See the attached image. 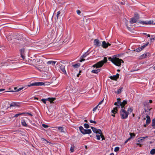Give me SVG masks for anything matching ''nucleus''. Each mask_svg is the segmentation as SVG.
<instances>
[{
	"label": "nucleus",
	"instance_id": "nucleus-1",
	"mask_svg": "<svg viewBox=\"0 0 155 155\" xmlns=\"http://www.w3.org/2000/svg\"><path fill=\"white\" fill-rule=\"evenodd\" d=\"M108 60L116 66L119 67H120L121 66L122 62L124 63V61L122 59L116 57L115 55H114L113 58L109 57L108 58Z\"/></svg>",
	"mask_w": 155,
	"mask_h": 155
},
{
	"label": "nucleus",
	"instance_id": "nucleus-2",
	"mask_svg": "<svg viewBox=\"0 0 155 155\" xmlns=\"http://www.w3.org/2000/svg\"><path fill=\"white\" fill-rule=\"evenodd\" d=\"M107 58L106 57L104 58V60L100 61L93 66L94 67H96L97 68L101 67L104 63L107 61Z\"/></svg>",
	"mask_w": 155,
	"mask_h": 155
},
{
	"label": "nucleus",
	"instance_id": "nucleus-3",
	"mask_svg": "<svg viewBox=\"0 0 155 155\" xmlns=\"http://www.w3.org/2000/svg\"><path fill=\"white\" fill-rule=\"evenodd\" d=\"M129 113L125 110L124 109H122L120 111V115L123 119H126L128 116Z\"/></svg>",
	"mask_w": 155,
	"mask_h": 155
},
{
	"label": "nucleus",
	"instance_id": "nucleus-4",
	"mask_svg": "<svg viewBox=\"0 0 155 155\" xmlns=\"http://www.w3.org/2000/svg\"><path fill=\"white\" fill-rule=\"evenodd\" d=\"M61 64V62L58 63H57V65L58 67L59 68L60 70L64 74H66L67 73L65 70V66L62 64Z\"/></svg>",
	"mask_w": 155,
	"mask_h": 155
},
{
	"label": "nucleus",
	"instance_id": "nucleus-5",
	"mask_svg": "<svg viewBox=\"0 0 155 155\" xmlns=\"http://www.w3.org/2000/svg\"><path fill=\"white\" fill-rule=\"evenodd\" d=\"M45 83L42 82H35L31 84L30 85H28V87H30L35 86H41L44 85Z\"/></svg>",
	"mask_w": 155,
	"mask_h": 155
},
{
	"label": "nucleus",
	"instance_id": "nucleus-6",
	"mask_svg": "<svg viewBox=\"0 0 155 155\" xmlns=\"http://www.w3.org/2000/svg\"><path fill=\"white\" fill-rule=\"evenodd\" d=\"M55 99V98H48L46 99H43L41 100V101H42L44 104L46 103V101H48L51 103H52L53 102V101H54Z\"/></svg>",
	"mask_w": 155,
	"mask_h": 155
},
{
	"label": "nucleus",
	"instance_id": "nucleus-7",
	"mask_svg": "<svg viewBox=\"0 0 155 155\" xmlns=\"http://www.w3.org/2000/svg\"><path fill=\"white\" fill-rule=\"evenodd\" d=\"M149 43L148 42L147 44L143 45V46H141L140 47H139L136 49L134 50V51H135L137 52L140 51H141L142 49H143L144 48H145L146 46L148 45Z\"/></svg>",
	"mask_w": 155,
	"mask_h": 155
},
{
	"label": "nucleus",
	"instance_id": "nucleus-8",
	"mask_svg": "<svg viewBox=\"0 0 155 155\" xmlns=\"http://www.w3.org/2000/svg\"><path fill=\"white\" fill-rule=\"evenodd\" d=\"M94 45L96 47H99L101 45V42L98 39H95L94 40Z\"/></svg>",
	"mask_w": 155,
	"mask_h": 155
},
{
	"label": "nucleus",
	"instance_id": "nucleus-9",
	"mask_svg": "<svg viewBox=\"0 0 155 155\" xmlns=\"http://www.w3.org/2000/svg\"><path fill=\"white\" fill-rule=\"evenodd\" d=\"M150 56V54L149 53H147L146 54H143L140 57V59H142L147 57H149Z\"/></svg>",
	"mask_w": 155,
	"mask_h": 155
},
{
	"label": "nucleus",
	"instance_id": "nucleus-10",
	"mask_svg": "<svg viewBox=\"0 0 155 155\" xmlns=\"http://www.w3.org/2000/svg\"><path fill=\"white\" fill-rule=\"evenodd\" d=\"M91 128L92 129L93 131L96 134H102V131L100 129H97L96 128L91 127Z\"/></svg>",
	"mask_w": 155,
	"mask_h": 155
},
{
	"label": "nucleus",
	"instance_id": "nucleus-11",
	"mask_svg": "<svg viewBox=\"0 0 155 155\" xmlns=\"http://www.w3.org/2000/svg\"><path fill=\"white\" fill-rule=\"evenodd\" d=\"M88 51L87 52L85 53L83 55L81 56L80 58V62H82L85 60V59L84 58H85L87 55L89 54V53H88Z\"/></svg>",
	"mask_w": 155,
	"mask_h": 155
},
{
	"label": "nucleus",
	"instance_id": "nucleus-12",
	"mask_svg": "<svg viewBox=\"0 0 155 155\" xmlns=\"http://www.w3.org/2000/svg\"><path fill=\"white\" fill-rule=\"evenodd\" d=\"M111 44L109 43H107L105 41H104L102 42V46L104 48H106L108 47V46H110Z\"/></svg>",
	"mask_w": 155,
	"mask_h": 155
},
{
	"label": "nucleus",
	"instance_id": "nucleus-13",
	"mask_svg": "<svg viewBox=\"0 0 155 155\" xmlns=\"http://www.w3.org/2000/svg\"><path fill=\"white\" fill-rule=\"evenodd\" d=\"M25 49L23 48H21L20 50V54L21 56L23 59H24L25 58Z\"/></svg>",
	"mask_w": 155,
	"mask_h": 155
},
{
	"label": "nucleus",
	"instance_id": "nucleus-14",
	"mask_svg": "<svg viewBox=\"0 0 155 155\" xmlns=\"http://www.w3.org/2000/svg\"><path fill=\"white\" fill-rule=\"evenodd\" d=\"M119 75L117 73L116 75H113V76H110V78L112 80L116 81L117 79L119 78Z\"/></svg>",
	"mask_w": 155,
	"mask_h": 155
},
{
	"label": "nucleus",
	"instance_id": "nucleus-15",
	"mask_svg": "<svg viewBox=\"0 0 155 155\" xmlns=\"http://www.w3.org/2000/svg\"><path fill=\"white\" fill-rule=\"evenodd\" d=\"M140 23H141L143 24L146 25H151L153 24V21H140Z\"/></svg>",
	"mask_w": 155,
	"mask_h": 155
},
{
	"label": "nucleus",
	"instance_id": "nucleus-16",
	"mask_svg": "<svg viewBox=\"0 0 155 155\" xmlns=\"http://www.w3.org/2000/svg\"><path fill=\"white\" fill-rule=\"evenodd\" d=\"M127 101L125 100L123 101L122 102H121V103H120V105L122 107V109H123V108H124V109L125 108L124 107V106L125 104H127Z\"/></svg>",
	"mask_w": 155,
	"mask_h": 155
},
{
	"label": "nucleus",
	"instance_id": "nucleus-17",
	"mask_svg": "<svg viewBox=\"0 0 155 155\" xmlns=\"http://www.w3.org/2000/svg\"><path fill=\"white\" fill-rule=\"evenodd\" d=\"M118 107H115L114 108L113 110H112L111 111V112L113 113L114 114H112V116L114 117H115L114 114L117 113V108Z\"/></svg>",
	"mask_w": 155,
	"mask_h": 155
},
{
	"label": "nucleus",
	"instance_id": "nucleus-18",
	"mask_svg": "<svg viewBox=\"0 0 155 155\" xmlns=\"http://www.w3.org/2000/svg\"><path fill=\"white\" fill-rule=\"evenodd\" d=\"M38 28H34L33 29V30L32 31V33L31 34L35 35H36L38 33Z\"/></svg>",
	"mask_w": 155,
	"mask_h": 155
},
{
	"label": "nucleus",
	"instance_id": "nucleus-19",
	"mask_svg": "<svg viewBox=\"0 0 155 155\" xmlns=\"http://www.w3.org/2000/svg\"><path fill=\"white\" fill-rule=\"evenodd\" d=\"M146 118H147L146 121V125H148L150 122V117L149 116L148 114H147Z\"/></svg>",
	"mask_w": 155,
	"mask_h": 155
},
{
	"label": "nucleus",
	"instance_id": "nucleus-20",
	"mask_svg": "<svg viewBox=\"0 0 155 155\" xmlns=\"http://www.w3.org/2000/svg\"><path fill=\"white\" fill-rule=\"evenodd\" d=\"M92 131L91 129L85 130H84L83 134H89L91 133Z\"/></svg>",
	"mask_w": 155,
	"mask_h": 155
},
{
	"label": "nucleus",
	"instance_id": "nucleus-21",
	"mask_svg": "<svg viewBox=\"0 0 155 155\" xmlns=\"http://www.w3.org/2000/svg\"><path fill=\"white\" fill-rule=\"evenodd\" d=\"M137 20H137V18H134V17H133V18H131L130 22V23L133 24L135 23Z\"/></svg>",
	"mask_w": 155,
	"mask_h": 155
},
{
	"label": "nucleus",
	"instance_id": "nucleus-22",
	"mask_svg": "<svg viewBox=\"0 0 155 155\" xmlns=\"http://www.w3.org/2000/svg\"><path fill=\"white\" fill-rule=\"evenodd\" d=\"M152 108H149V106H147V107H145L144 112H149L151 109Z\"/></svg>",
	"mask_w": 155,
	"mask_h": 155
},
{
	"label": "nucleus",
	"instance_id": "nucleus-23",
	"mask_svg": "<svg viewBox=\"0 0 155 155\" xmlns=\"http://www.w3.org/2000/svg\"><path fill=\"white\" fill-rule=\"evenodd\" d=\"M148 136H146L145 137H140L139 138V140H138V141L140 143L141 142L143 141L145 139L148 138Z\"/></svg>",
	"mask_w": 155,
	"mask_h": 155
},
{
	"label": "nucleus",
	"instance_id": "nucleus-24",
	"mask_svg": "<svg viewBox=\"0 0 155 155\" xmlns=\"http://www.w3.org/2000/svg\"><path fill=\"white\" fill-rule=\"evenodd\" d=\"M123 89V87H120L119 89H118L117 91H115V92L117 94H119L121 93Z\"/></svg>",
	"mask_w": 155,
	"mask_h": 155
},
{
	"label": "nucleus",
	"instance_id": "nucleus-25",
	"mask_svg": "<svg viewBox=\"0 0 155 155\" xmlns=\"http://www.w3.org/2000/svg\"><path fill=\"white\" fill-rule=\"evenodd\" d=\"M130 137L127 139L128 141H129L133 137H135V135L134 133H130Z\"/></svg>",
	"mask_w": 155,
	"mask_h": 155
},
{
	"label": "nucleus",
	"instance_id": "nucleus-26",
	"mask_svg": "<svg viewBox=\"0 0 155 155\" xmlns=\"http://www.w3.org/2000/svg\"><path fill=\"white\" fill-rule=\"evenodd\" d=\"M130 137L127 139L128 141H129L133 137H135V135L134 133H130Z\"/></svg>",
	"mask_w": 155,
	"mask_h": 155
},
{
	"label": "nucleus",
	"instance_id": "nucleus-27",
	"mask_svg": "<svg viewBox=\"0 0 155 155\" xmlns=\"http://www.w3.org/2000/svg\"><path fill=\"white\" fill-rule=\"evenodd\" d=\"M79 129L81 132L83 134L84 132V130H85V129H84L83 127L81 126L80 127H79Z\"/></svg>",
	"mask_w": 155,
	"mask_h": 155
},
{
	"label": "nucleus",
	"instance_id": "nucleus-28",
	"mask_svg": "<svg viewBox=\"0 0 155 155\" xmlns=\"http://www.w3.org/2000/svg\"><path fill=\"white\" fill-rule=\"evenodd\" d=\"M56 63V61H48L47 62V64H52V65H54L55 63Z\"/></svg>",
	"mask_w": 155,
	"mask_h": 155
},
{
	"label": "nucleus",
	"instance_id": "nucleus-29",
	"mask_svg": "<svg viewBox=\"0 0 155 155\" xmlns=\"http://www.w3.org/2000/svg\"><path fill=\"white\" fill-rule=\"evenodd\" d=\"M100 71V69H95L93 70L91 72L93 73H94L95 74H97Z\"/></svg>",
	"mask_w": 155,
	"mask_h": 155
},
{
	"label": "nucleus",
	"instance_id": "nucleus-30",
	"mask_svg": "<svg viewBox=\"0 0 155 155\" xmlns=\"http://www.w3.org/2000/svg\"><path fill=\"white\" fill-rule=\"evenodd\" d=\"M148 104L149 102L148 101H144L143 103V105L145 107H147V106H148Z\"/></svg>",
	"mask_w": 155,
	"mask_h": 155
},
{
	"label": "nucleus",
	"instance_id": "nucleus-31",
	"mask_svg": "<svg viewBox=\"0 0 155 155\" xmlns=\"http://www.w3.org/2000/svg\"><path fill=\"white\" fill-rule=\"evenodd\" d=\"M80 65V64L79 63L76 64L74 65H72V66L74 67L75 68H78Z\"/></svg>",
	"mask_w": 155,
	"mask_h": 155
},
{
	"label": "nucleus",
	"instance_id": "nucleus-32",
	"mask_svg": "<svg viewBox=\"0 0 155 155\" xmlns=\"http://www.w3.org/2000/svg\"><path fill=\"white\" fill-rule=\"evenodd\" d=\"M21 124L22 125L27 127V124H26L25 121L24 120H21Z\"/></svg>",
	"mask_w": 155,
	"mask_h": 155
},
{
	"label": "nucleus",
	"instance_id": "nucleus-33",
	"mask_svg": "<svg viewBox=\"0 0 155 155\" xmlns=\"http://www.w3.org/2000/svg\"><path fill=\"white\" fill-rule=\"evenodd\" d=\"M25 114V112H23V113H22L18 114H15L14 116V117H18V116H19V115H24Z\"/></svg>",
	"mask_w": 155,
	"mask_h": 155
},
{
	"label": "nucleus",
	"instance_id": "nucleus-34",
	"mask_svg": "<svg viewBox=\"0 0 155 155\" xmlns=\"http://www.w3.org/2000/svg\"><path fill=\"white\" fill-rule=\"evenodd\" d=\"M151 154L153 155L155 153V149H152L150 151Z\"/></svg>",
	"mask_w": 155,
	"mask_h": 155
},
{
	"label": "nucleus",
	"instance_id": "nucleus-35",
	"mask_svg": "<svg viewBox=\"0 0 155 155\" xmlns=\"http://www.w3.org/2000/svg\"><path fill=\"white\" fill-rule=\"evenodd\" d=\"M134 17V18H137V20H138L139 19V15L137 14H135Z\"/></svg>",
	"mask_w": 155,
	"mask_h": 155
},
{
	"label": "nucleus",
	"instance_id": "nucleus-36",
	"mask_svg": "<svg viewBox=\"0 0 155 155\" xmlns=\"http://www.w3.org/2000/svg\"><path fill=\"white\" fill-rule=\"evenodd\" d=\"M84 127L85 128L87 129L89 128L90 126L88 124H84Z\"/></svg>",
	"mask_w": 155,
	"mask_h": 155
},
{
	"label": "nucleus",
	"instance_id": "nucleus-37",
	"mask_svg": "<svg viewBox=\"0 0 155 155\" xmlns=\"http://www.w3.org/2000/svg\"><path fill=\"white\" fill-rule=\"evenodd\" d=\"M41 141H42L43 142H44L45 141H46L47 143H50L48 140H46V139H44V138H41Z\"/></svg>",
	"mask_w": 155,
	"mask_h": 155
},
{
	"label": "nucleus",
	"instance_id": "nucleus-38",
	"mask_svg": "<svg viewBox=\"0 0 155 155\" xmlns=\"http://www.w3.org/2000/svg\"><path fill=\"white\" fill-rule=\"evenodd\" d=\"M152 125L153 127L155 126V119H154L152 120Z\"/></svg>",
	"mask_w": 155,
	"mask_h": 155
},
{
	"label": "nucleus",
	"instance_id": "nucleus-39",
	"mask_svg": "<svg viewBox=\"0 0 155 155\" xmlns=\"http://www.w3.org/2000/svg\"><path fill=\"white\" fill-rule=\"evenodd\" d=\"M58 130L60 131V132H64L63 127H58Z\"/></svg>",
	"mask_w": 155,
	"mask_h": 155
},
{
	"label": "nucleus",
	"instance_id": "nucleus-40",
	"mask_svg": "<svg viewBox=\"0 0 155 155\" xmlns=\"http://www.w3.org/2000/svg\"><path fill=\"white\" fill-rule=\"evenodd\" d=\"M16 103L15 102L12 103L10 105V107H15L16 106Z\"/></svg>",
	"mask_w": 155,
	"mask_h": 155
},
{
	"label": "nucleus",
	"instance_id": "nucleus-41",
	"mask_svg": "<svg viewBox=\"0 0 155 155\" xmlns=\"http://www.w3.org/2000/svg\"><path fill=\"white\" fill-rule=\"evenodd\" d=\"M10 61L12 62L9 63V64H15L16 63H17V62H15L13 60H11V61Z\"/></svg>",
	"mask_w": 155,
	"mask_h": 155
},
{
	"label": "nucleus",
	"instance_id": "nucleus-42",
	"mask_svg": "<svg viewBox=\"0 0 155 155\" xmlns=\"http://www.w3.org/2000/svg\"><path fill=\"white\" fill-rule=\"evenodd\" d=\"M98 107L99 108H102L101 106H98L97 105L95 107H94L93 109V110L94 111H95L96 110V109Z\"/></svg>",
	"mask_w": 155,
	"mask_h": 155
},
{
	"label": "nucleus",
	"instance_id": "nucleus-43",
	"mask_svg": "<svg viewBox=\"0 0 155 155\" xmlns=\"http://www.w3.org/2000/svg\"><path fill=\"white\" fill-rule=\"evenodd\" d=\"M60 13H61V12L60 11L58 12L57 13V15H56L57 18V20L58 19V18L59 16V15L60 14Z\"/></svg>",
	"mask_w": 155,
	"mask_h": 155
},
{
	"label": "nucleus",
	"instance_id": "nucleus-44",
	"mask_svg": "<svg viewBox=\"0 0 155 155\" xmlns=\"http://www.w3.org/2000/svg\"><path fill=\"white\" fill-rule=\"evenodd\" d=\"M119 150V148L118 147H116L114 149V151L115 152H117Z\"/></svg>",
	"mask_w": 155,
	"mask_h": 155
},
{
	"label": "nucleus",
	"instance_id": "nucleus-45",
	"mask_svg": "<svg viewBox=\"0 0 155 155\" xmlns=\"http://www.w3.org/2000/svg\"><path fill=\"white\" fill-rule=\"evenodd\" d=\"M96 137H97V140H100V137H101V135H100L97 134L96 135Z\"/></svg>",
	"mask_w": 155,
	"mask_h": 155
},
{
	"label": "nucleus",
	"instance_id": "nucleus-46",
	"mask_svg": "<svg viewBox=\"0 0 155 155\" xmlns=\"http://www.w3.org/2000/svg\"><path fill=\"white\" fill-rule=\"evenodd\" d=\"M74 146L73 147H72V146L70 148V151L71 152H73L74 151Z\"/></svg>",
	"mask_w": 155,
	"mask_h": 155
},
{
	"label": "nucleus",
	"instance_id": "nucleus-47",
	"mask_svg": "<svg viewBox=\"0 0 155 155\" xmlns=\"http://www.w3.org/2000/svg\"><path fill=\"white\" fill-rule=\"evenodd\" d=\"M114 105L117 106V107H118V108H119L120 104H118L117 102H115L114 104Z\"/></svg>",
	"mask_w": 155,
	"mask_h": 155
},
{
	"label": "nucleus",
	"instance_id": "nucleus-48",
	"mask_svg": "<svg viewBox=\"0 0 155 155\" xmlns=\"http://www.w3.org/2000/svg\"><path fill=\"white\" fill-rule=\"evenodd\" d=\"M101 134V137L102 138V140H105V138L104 136V135L102 134Z\"/></svg>",
	"mask_w": 155,
	"mask_h": 155
},
{
	"label": "nucleus",
	"instance_id": "nucleus-49",
	"mask_svg": "<svg viewBox=\"0 0 155 155\" xmlns=\"http://www.w3.org/2000/svg\"><path fill=\"white\" fill-rule=\"evenodd\" d=\"M90 122L91 123H94V124H96L97 123V122L96 121H93L92 120H90Z\"/></svg>",
	"mask_w": 155,
	"mask_h": 155
},
{
	"label": "nucleus",
	"instance_id": "nucleus-50",
	"mask_svg": "<svg viewBox=\"0 0 155 155\" xmlns=\"http://www.w3.org/2000/svg\"><path fill=\"white\" fill-rule=\"evenodd\" d=\"M117 103H118V104H120V103H121V102L120 101V98H117Z\"/></svg>",
	"mask_w": 155,
	"mask_h": 155
},
{
	"label": "nucleus",
	"instance_id": "nucleus-51",
	"mask_svg": "<svg viewBox=\"0 0 155 155\" xmlns=\"http://www.w3.org/2000/svg\"><path fill=\"white\" fill-rule=\"evenodd\" d=\"M24 88L23 87H20V88H19V89H17V90L16 91H17V92H18V91H20L21 90H22V89H23V88Z\"/></svg>",
	"mask_w": 155,
	"mask_h": 155
},
{
	"label": "nucleus",
	"instance_id": "nucleus-52",
	"mask_svg": "<svg viewBox=\"0 0 155 155\" xmlns=\"http://www.w3.org/2000/svg\"><path fill=\"white\" fill-rule=\"evenodd\" d=\"M42 126L44 127V128H47L48 127V126L47 125H46L45 124H42Z\"/></svg>",
	"mask_w": 155,
	"mask_h": 155
},
{
	"label": "nucleus",
	"instance_id": "nucleus-53",
	"mask_svg": "<svg viewBox=\"0 0 155 155\" xmlns=\"http://www.w3.org/2000/svg\"><path fill=\"white\" fill-rule=\"evenodd\" d=\"M103 101H104V99L102 100V101H100L99 102V103L98 105H97V106H99L102 103Z\"/></svg>",
	"mask_w": 155,
	"mask_h": 155
},
{
	"label": "nucleus",
	"instance_id": "nucleus-54",
	"mask_svg": "<svg viewBox=\"0 0 155 155\" xmlns=\"http://www.w3.org/2000/svg\"><path fill=\"white\" fill-rule=\"evenodd\" d=\"M77 13L79 15H80V14H81V12L80 10H77Z\"/></svg>",
	"mask_w": 155,
	"mask_h": 155
},
{
	"label": "nucleus",
	"instance_id": "nucleus-55",
	"mask_svg": "<svg viewBox=\"0 0 155 155\" xmlns=\"http://www.w3.org/2000/svg\"><path fill=\"white\" fill-rule=\"evenodd\" d=\"M133 110V109L131 108H129L128 109L127 111H130V112H131Z\"/></svg>",
	"mask_w": 155,
	"mask_h": 155
},
{
	"label": "nucleus",
	"instance_id": "nucleus-56",
	"mask_svg": "<svg viewBox=\"0 0 155 155\" xmlns=\"http://www.w3.org/2000/svg\"><path fill=\"white\" fill-rule=\"evenodd\" d=\"M25 113V114H28V115L31 116H32V115L31 114V113H28V112H27V113Z\"/></svg>",
	"mask_w": 155,
	"mask_h": 155
},
{
	"label": "nucleus",
	"instance_id": "nucleus-57",
	"mask_svg": "<svg viewBox=\"0 0 155 155\" xmlns=\"http://www.w3.org/2000/svg\"><path fill=\"white\" fill-rule=\"evenodd\" d=\"M6 63V62H2L1 63V64H2V65H4Z\"/></svg>",
	"mask_w": 155,
	"mask_h": 155
},
{
	"label": "nucleus",
	"instance_id": "nucleus-58",
	"mask_svg": "<svg viewBox=\"0 0 155 155\" xmlns=\"http://www.w3.org/2000/svg\"><path fill=\"white\" fill-rule=\"evenodd\" d=\"M155 39V38H150V41H152V40H154Z\"/></svg>",
	"mask_w": 155,
	"mask_h": 155
},
{
	"label": "nucleus",
	"instance_id": "nucleus-59",
	"mask_svg": "<svg viewBox=\"0 0 155 155\" xmlns=\"http://www.w3.org/2000/svg\"><path fill=\"white\" fill-rule=\"evenodd\" d=\"M5 90V89H0V92L3 91Z\"/></svg>",
	"mask_w": 155,
	"mask_h": 155
},
{
	"label": "nucleus",
	"instance_id": "nucleus-60",
	"mask_svg": "<svg viewBox=\"0 0 155 155\" xmlns=\"http://www.w3.org/2000/svg\"><path fill=\"white\" fill-rule=\"evenodd\" d=\"M128 141H129L127 139V140L125 141V142H124V143H125H125H127V142H128Z\"/></svg>",
	"mask_w": 155,
	"mask_h": 155
},
{
	"label": "nucleus",
	"instance_id": "nucleus-61",
	"mask_svg": "<svg viewBox=\"0 0 155 155\" xmlns=\"http://www.w3.org/2000/svg\"><path fill=\"white\" fill-rule=\"evenodd\" d=\"M149 102L150 103H152V100H149Z\"/></svg>",
	"mask_w": 155,
	"mask_h": 155
},
{
	"label": "nucleus",
	"instance_id": "nucleus-62",
	"mask_svg": "<svg viewBox=\"0 0 155 155\" xmlns=\"http://www.w3.org/2000/svg\"><path fill=\"white\" fill-rule=\"evenodd\" d=\"M17 89V88L16 87H15L14 88V89L15 90H16Z\"/></svg>",
	"mask_w": 155,
	"mask_h": 155
},
{
	"label": "nucleus",
	"instance_id": "nucleus-63",
	"mask_svg": "<svg viewBox=\"0 0 155 155\" xmlns=\"http://www.w3.org/2000/svg\"><path fill=\"white\" fill-rule=\"evenodd\" d=\"M147 35L149 37H150V35L149 34H147Z\"/></svg>",
	"mask_w": 155,
	"mask_h": 155
},
{
	"label": "nucleus",
	"instance_id": "nucleus-64",
	"mask_svg": "<svg viewBox=\"0 0 155 155\" xmlns=\"http://www.w3.org/2000/svg\"><path fill=\"white\" fill-rule=\"evenodd\" d=\"M153 69H154V70H155V64L154 65V66H153Z\"/></svg>",
	"mask_w": 155,
	"mask_h": 155
}]
</instances>
